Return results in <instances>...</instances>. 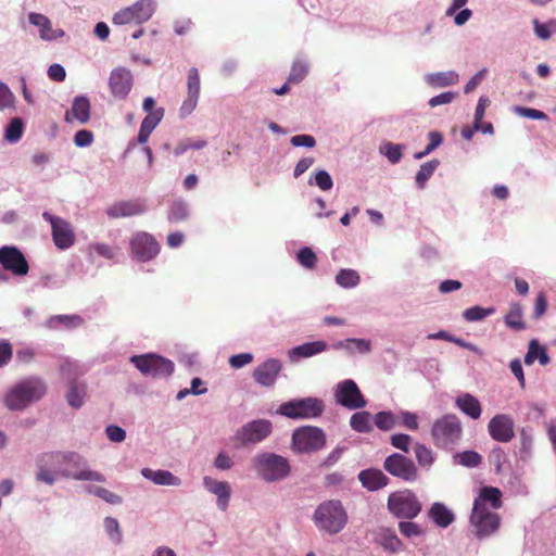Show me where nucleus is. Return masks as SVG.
Wrapping results in <instances>:
<instances>
[{
    "mask_svg": "<svg viewBox=\"0 0 556 556\" xmlns=\"http://www.w3.org/2000/svg\"><path fill=\"white\" fill-rule=\"evenodd\" d=\"M36 466V480L48 485H53L58 476L84 481H105L101 472L83 468L84 458L75 452L42 453L37 456Z\"/></svg>",
    "mask_w": 556,
    "mask_h": 556,
    "instance_id": "nucleus-1",
    "label": "nucleus"
},
{
    "mask_svg": "<svg viewBox=\"0 0 556 556\" xmlns=\"http://www.w3.org/2000/svg\"><path fill=\"white\" fill-rule=\"evenodd\" d=\"M47 388L39 378L30 377L14 384L5 394V406L11 410H21L30 403L40 400Z\"/></svg>",
    "mask_w": 556,
    "mask_h": 556,
    "instance_id": "nucleus-2",
    "label": "nucleus"
},
{
    "mask_svg": "<svg viewBox=\"0 0 556 556\" xmlns=\"http://www.w3.org/2000/svg\"><path fill=\"white\" fill-rule=\"evenodd\" d=\"M313 520L319 530L332 535L344 529L348 513L339 500H328L317 506Z\"/></svg>",
    "mask_w": 556,
    "mask_h": 556,
    "instance_id": "nucleus-3",
    "label": "nucleus"
},
{
    "mask_svg": "<svg viewBox=\"0 0 556 556\" xmlns=\"http://www.w3.org/2000/svg\"><path fill=\"white\" fill-rule=\"evenodd\" d=\"M463 435L460 419L455 414H446L434 420L431 437L435 446L452 448Z\"/></svg>",
    "mask_w": 556,
    "mask_h": 556,
    "instance_id": "nucleus-4",
    "label": "nucleus"
},
{
    "mask_svg": "<svg viewBox=\"0 0 556 556\" xmlns=\"http://www.w3.org/2000/svg\"><path fill=\"white\" fill-rule=\"evenodd\" d=\"M325 412V403L318 397L294 399L279 405L277 414L290 419H315Z\"/></svg>",
    "mask_w": 556,
    "mask_h": 556,
    "instance_id": "nucleus-5",
    "label": "nucleus"
},
{
    "mask_svg": "<svg viewBox=\"0 0 556 556\" xmlns=\"http://www.w3.org/2000/svg\"><path fill=\"white\" fill-rule=\"evenodd\" d=\"M252 465L257 475L267 482L281 480L290 473L287 458L274 453L257 454L252 459Z\"/></svg>",
    "mask_w": 556,
    "mask_h": 556,
    "instance_id": "nucleus-6",
    "label": "nucleus"
},
{
    "mask_svg": "<svg viewBox=\"0 0 556 556\" xmlns=\"http://www.w3.org/2000/svg\"><path fill=\"white\" fill-rule=\"evenodd\" d=\"M388 509L396 518L412 520L419 515L422 505L413 491L405 489L389 495Z\"/></svg>",
    "mask_w": 556,
    "mask_h": 556,
    "instance_id": "nucleus-7",
    "label": "nucleus"
},
{
    "mask_svg": "<svg viewBox=\"0 0 556 556\" xmlns=\"http://www.w3.org/2000/svg\"><path fill=\"white\" fill-rule=\"evenodd\" d=\"M130 363L143 375L152 378H167L175 369L174 363L161 355L149 353L134 355Z\"/></svg>",
    "mask_w": 556,
    "mask_h": 556,
    "instance_id": "nucleus-8",
    "label": "nucleus"
},
{
    "mask_svg": "<svg viewBox=\"0 0 556 556\" xmlns=\"http://www.w3.org/2000/svg\"><path fill=\"white\" fill-rule=\"evenodd\" d=\"M63 377L68 381V390L66 392V401L73 408H79L84 405L87 395V384L77 381V377L84 372L79 366L72 362H66L61 366Z\"/></svg>",
    "mask_w": 556,
    "mask_h": 556,
    "instance_id": "nucleus-9",
    "label": "nucleus"
},
{
    "mask_svg": "<svg viewBox=\"0 0 556 556\" xmlns=\"http://www.w3.org/2000/svg\"><path fill=\"white\" fill-rule=\"evenodd\" d=\"M326 445L325 432L314 426H304L292 434V446L299 453H311L321 450Z\"/></svg>",
    "mask_w": 556,
    "mask_h": 556,
    "instance_id": "nucleus-10",
    "label": "nucleus"
},
{
    "mask_svg": "<svg viewBox=\"0 0 556 556\" xmlns=\"http://www.w3.org/2000/svg\"><path fill=\"white\" fill-rule=\"evenodd\" d=\"M156 3L154 0H138L130 7L116 12L112 18L115 25L142 24L154 14Z\"/></svg>",
    "mask_w": 556,
    "mask_h": 556,
    "instance_id": "nucleus-11",
    "label": "nucleus"
},
{
    "mask_svg": "<svg viewBox=\"0 0 556 556\" xmlns=\"http://www.w3.org/2000/svg\"><path fill=\"white\" fill-rule=\"evenodd\" d=\"M469 520L478 539H484L494 534L501 525L498 514L491 511L489 508L472 507Z\"/></svg>",
    "mask_w": 556,
    "mask_h": 556,
    "instance_id": "nucleus-12",
    "label": "nucleus"
},
{
    "mask_svg": "<svg viewBox=\"0 0 556 556\" xmlns=\"http://www.w3.org/2000/svg\"><path fill=\"white\" fill-rule=\"evenodd\" d=\"M130 254L138 262H149L160 253V244L156 239L146 231L134 233L129 242Z\"/></svg>",
    "mask_w": 556,
    "mask_h": 556,
    "instance_id": "nucleus-13",
    "label": "nucleus"
},
{
    "mask_svg": "<svg viewBox=\"0 0 556 556\" xmlns=\"http://www.w3.org/2000/svg\"><path fill=\"white\" fill-rule=\"evenodd\" d=\"M273 431V425L267 419H256L241 427L236 435L235 441L238 446L255 444L265 440Z\"/></svg>",
    "mask_w": 556,
    "mask_h": 556,
    "instance_id": "nucleus-14",
    "label": "nucleus"
},
{
    "mask_svg": "<svg viewBox=\"0 0 556 556\" xmlns=\"http://www.w3.org/2000/svg\"><path fill=\"white\" fill-rule=\"evenodd\" d=\"M383 468L393 477L407 482H413L418 478V469L415 463L399 453H393L384 459Z\"/></svg>",
    "mask_w": 556,
    "mask_h": 556,
    "instance_id": "nucleus-15",
    "label": "nucleus"
},
{
    "mask_svg": "<svg viewBox=\"0 0 556 556\" xmlns=\"http://www.w3.org/2000/svg\"><path fill=\"white\" fill-rule=\"evenodd\" d=\"M42 217L51 225L54 244L60 250L70 249L75 242V232L71 224L65 219L58 216H53L48 212H43Z\"/></svg>",
    "mask_w": 556,
    "mask_h": 556,
    "instance_id": "nucleus-16",
    "label": "nucleus"
},
{
    "mask_svg": "<svg viewBox=\"0 0 556 556\" xmlns=\"http://www.w3.org/2000/svg\"><path fill=\"white\" fill-rule=\"evenodd\" d=\"M334 395L337 402L349 409H358L366 406V400L359 388L351 379L340 382L337 386Z\"/></svg>",
    "mask_w": 556,
    "mask_h": 556,
    "instance_id": "nucleus-17",
    "label": "nucleus"
},
{
    "mask_svg": "<svg viewBox=\"0 0 556 556\" xmlns=\"http://www.w3.org/2000/svg\"><path fill=\"white\" fill-rule=\"evenodd\" d=\"M0 264L3 269L15 276H26L29 271V265L24 254L13 245L0 248Z\"/></svg>",
    "mask_w": 556,
    "mask_h": 556,
    "instance_id": "nucleus-18",
    "label": "nucleus"
},
{
    "mask_svg": "<svg viewBox=\"0 0 556 556\" xmlns=\"http://www.w3.org/2000/svg\"><path fill=\"white\" fill-rule=\"evenodd\" d=\"M490 437L497 442L507 443L515 437L514 420L509 415H495L488 424Z\"/></svg>",
    "mask_w": 556,
    "mask_h": 556,
    "instance_id": "nucleus-19",
    "label": "nucleus"
},
{
    "mask_svg": "<svg viewBox=\"0 0 556 556\" xmlns=\"http://www.w3.org/2000/svg\"><path fill=\"white\" fill-rule=\"evenodd\" d=\"M109 86L114 97L125 99L132 87V75L125 67H117L111 72Z\"/></svg>",
    "mask_w": 556,
    "mask_h": 556,
    "instance_id": "nucleus-20",
    "label": "nucleus"
},
{
    "mask_svg": "<svg viewBox=\"0 0 556 556\" xmlns=\"http://www.w3.org/2000/svg\"><path fill=\"white\" fill-rule=\"evenodd\" d=\"M187 98L182 102L180 106V115L181 116H188L193 112V110L197 108L199 97H200V75L198 72V68L192 67L188 72V79H187Z\"/></svg>",
    "mask_w": 556,
    "mask_h": 556,
    "instance_id": "nucleus-21",
    "label": "nucleus"
},
{
    "mask_svg": "<svg viewBox=\"0 0 556 556\" xmlns=\"http://www.w3.org/2000/svg\"><path fill=\"white\" fill-rule=\"evenodd\" d=\"M282 364L279 359L269 358L255 367L253 371L254 380L263 387H273L281 371Z\"/></svg>",
    "mask_w": 556,
    "mask_h": 556,
    "instance_id": "nucleus-22",
    "label": "nucleus"
},
{
    "mask_svg": "<svg viewBox=\"0 0 556 556\" xmlns=\"http://www.w3.org/2000/svg\"><path fill=\"white\" fill-rule=\"evenodd\" d=\"M204 488L217 496V506L220 510L225 511L229 505L231 496V488L226 481H218L211 477L203 478Z\"/></svg>",
    "mask_w": 556,
    "mask_h": 556,
    "instance_id": "nucleus-23",
    "label": "nucleus"
},
{
    "mask_svg": "<svg viewBox=\"0 0 556 556\" xmlns=\"http://www.w3.org/2000/svg\"><path fill=\"white\" fill-rule=\"evenodd\" d=\"M146 211V206L138 200L119 201L111 205L106 213L112 218L130 217L140 215Z\"/></svg>",
    "mask_w": 556,
    "mask_h": 556,
    "instance_id": "nucleus-24",
    "label": "nucleus"
},
{
    "mask_svg": "<svg viewBox=\"0 0 556 556\" xmlns=\"http://www.w3.org/2000/svg\"><path fill=\"white\" fill-rule=\"evenodd\" d=\"M90 118V101L85 96L74 98L71 111L65 114V121L71 123L77 121L86 124Z\"/></svg>",
    "mask_w": 556,
    "mask_h": 556,
    "instance_id": "nucleus-25",
    "label": "nucleus"
},
{
    "mask_svg": "<svg viewBox=\"0 0 556 556\" xmlns=\"http://www.w3.org/2000/svg\"><path fill=\"white\" fill-rule=\"evenodd\" d=\"M486 503H490L493 509H498L503 505L502 492L495 486H482L479 495L473 501V506L477 508H489Z\"/></svg>",
    "mask_w": 556,
    "mask_h": 556,
    "instance_id": "nucleus-26",
    "label": "nucleus"
},
{
    "mask_svg": "<svg viewBox=\"0 0 556 556\" xmlns=\"http://www.w3.org/2000/svg\"><path fill=\"white\" fill-rule=\"evenodd\" d=\"M28 20L30 24L39 28L40 37L45 40H54L64 36L62 29H52L50 20L43 14L30 13Z\"/></svg>",
    "mask_w": 556,
    "mask_h": 556,
    "instance_id": "nucleus-27",
    "label": "nucleus"
},
{
    "mask_svg": "<svg viewBox=\"0 0 556 556\" xmlns=\"http://www.w3.org/2000/svg\"><path fill=\"white\" fill-rule=\"evenodd\" d=\"M327 348L328 344L323 340L306 342L290 350L289 357L291 361L312 357L326 351Z\"/></svg>",
    "mask_w": 556,
    "mask_h": 556,
    "instance_id": "nucleus-28",
    "label": "nucleus"
},
{
    "mask_svg": "<svg viewBox=\"0 0 556 556\" xmlns=\"http://www.w3.org/2000/svg\"><path fill=\"white\" fill-rule=\"evenodd\" d=\"M358 479L363 486L369 491L379 490L389 482V478L379 469L362 470L358 475Z\"/></svg>",
    "mask_w": 556,
    "mask_h": 556,
    "instance_id": "nucleus-29",
    "label": "nucleus"
},
{
    "mask_svg": "<svg viewBox=\"0 0 556 556\" xmlns=\"http://www.w3.org/2000/svg\"><path fill=\"white\" fill-rule=\"evenodd\" d=\"M164 116V110L163 109H156L154 112L148 114L143 121L141 122L139 134H138V142L139 143H146L154 130V128L157 126V124L162 121Z\"/></svg>",
    "mask_w": 556,
    "mask_h": 556,
    "instance_id": "nucleus-30",
    "label": "nucleus"
},
{
    "mask_svg": "<svg viewBox=\"0 0 556 556\" xmlns=\"http://www.w3.org/2000/svg\"><path fill=\"white\" fill-rule=\"evenodd\" d=\"M141 475L157 485H180L181 481L168 470L143 468Z\"/></svg>",
    "mask_w": 556,
    "mask_h": 556,
    "instance_id": "nucleus-31",
    "label": "nucleus"
},
{
    "mask_svg": "<svg viewBox=\"0 0 556 556\" xmlns=\"http://www.w3.org/2000/svg\"><path fill=\"white\" fill-rule=\"evenodd\" d=\"M455 404L465 415L472 419H478L481 416L482 408L480 402L469 393L459 395Z\"/></svg>",
    "mask_w": 556,
    "mask_h": 556,
    "instance_id": "nucleus-32",
    "label": "nucleus"
},
{
    "mask_svg": "<svg viewBox=\"0 0 556 556\" xmlns=\"http://www.w3.org/2000/svg\"><path fill=\"white\" fill-rule=\"evenodd\" d=\"M376 542L387 552L389 553H397L402 551L403 543L399 539V536L388 528H382L379 530Z\"/></svg>",
    "mask_w": 556,
    "mask_h": 556,
    "instance_id": "nucleus-33",
    "label": "nucleus"
},
{
    "mask_svg": "<svg viewBox=\"0 0 556 556\" xmlns=\"http://www.w3.org/2000/svg\"><path fill=\"white\" fill-rule=\"evenodd\" d=\"M429 517L441 528L448 527L455 519L452 510L442 503H434L429 509Z\"/></svg>",
    "mask_w": 556,
    "mask_h": 556,
    "instance_id": "nucleus-34",
    "label": "nucleus"
},
{
    "mask_svg": "<svg viewBox=\"0 0 556 556\" xmlns=\"http://www.w3.org/2000/svg\"><path fill=\"white\" fill-rule=\"evenodd\" d=\"M505 325L514 330L526 329V323L523 321V308L519 303H513L509 306L507 314L504 317Z\"/></svg>",
    "mask_w": 556,
    "mask_h": 556,
    "instance_id": "nucleus-35",
    "label": "nucleus"
},
{
    "mask_svg": "<svg viewBox=\"0 0 556 556\" xmlns=\"http://www.w3.org/2000/svg\"><path fill=\"white\" fill-rule=\"evenodd\" d=\"M539 361L541 365H547L549 363V357L546 353L544 346H542L538 340L533 339L530 341L528 346V352L525 356V363L527 365H532L535 361Z\"/></svg>",
    "mask_w": 556,
    "mask_h": 556,
    "instance_id": "nucleus-36",
    "label": "nucleus"
},
{
    "mask_svg": "<svg viewBox=\"0 0 556 556\" xmlns=\"http://www.w3.org/2000/svg\"><path fill=\"white\" fill-rule=\"evenodd\" d=\"M374 417L366 410L357 412L350 418L351 428L359 433H368L372 430Z\"/></svg>",
    "mask_w": 556,
    "mask_h": 556,
    "instance_id": "nucleus-37",
    "label": "nucleus"
},
{
    "mask_svg": "<svg viewBox=\"0 0 556 556\" xmlns=\"http://www.w3.org/2000/svg\"><path fill=\"white\" fill-rule=\"evenodd\" d=\"M359 282L361 276L355 269L343 268L336 275V283L345 289L355 288Z\"/></svg>",
    "mask_w": 556,
    "mask_h": 556,
    "instance_id": "nucleus-38",
    "label": "nucleus"
},
{
    "mask_svg": "<svg viewBox=\"0 0 556 556\" xmlns=\"http://www.w3.org/2000/svg\"><path fill=\"white\" fill-rule=\"evenodd\" d=\"M454 462L467 468H475L482 463V456L478 452L469 450L455 454Z\"/></svg>",
    "mask_w": 556,
    "mask_h": 556,
    "instance_id": "nucleus-39",
    "label": "nucleus"
},
{
    "mask_svg": "<svg viewBox=\"0 0 556 556\" xmlns=\"http://www.w3.org/2000/svg\"><path fill=\"white\" fill-rule=\"evenodd\" d=\"M428 81L433 86L446 87L456 84L458 75L453 71L434 73L428 77Z\"/></svg>",
    "mask_w": 556,
    "mask_h": 556,
    "instance_id": "nucleus-40",
    "label": "nucleus"
},
{
    "mask_svg": "<svg viewBox=\"0 0 556 556\" xmlns=\"http://www.w3.org/2000/svg\"><path fill=\"white\" fill-rule=\"evenodd\" d=\"M439 164L440 162L438 160H431L429 162L424 163L420 166L416 175V182L420 189H422L426 186V182L433 175Z\"/></svg>",
    "mask_w": 556,
    "mask_h": 556,
    "instance_id": "nucleus-41",
    "label": "nucleus"
},
{
    "mask_svg": "<svg viewBox=\"0 0 556 556\" xmlns=\"http://www.w3.org/2000/svg\"><path fill=\"white\" fill-rule=\"evenodd\" d=\"M87 492L100 497L101 500L112 505H119L123 502L122 496L102 486H88Z\"/></svg>",
    "mask_w": 556,
    "mask_h": 556,
    "instance_id": "nucleus-42",
    "label": "nucleus"
},
{
    "mask_svg": "<svg viewBox=\"0 0 556 556\" xmlns=\"http://www.w3.org/2000/svg\"><path fill=\"white\" fill-rule=\"evenodd\" d=\"M308 66L302 60H296L293 62L290 74L288 76V83L293 85L300 84L307 75Z\"/></svg>",
    "mask_w": 556,
    "mask_h": 556,
    "instance_id": "nucleus-43",
    "label": "nucleus"
},
{
    "mask_svg": "<svg viewBox=\"0 0 556 556\" xmlns=\"http://www.w3.org/2000/svg\"><path fill=\"white\" fill-rule=\"evenodd\" d=\"M494 313H495V308L494 307L484 308V307H481V306H472V307H469V308L464 311L463 317L467 321L472 323V321L482 320L485 317H488V316H490V315H492Z\"/></svg>",
    "mask_w": 556,
    "mask_h": 556,
    "instance_id": "nucleus-44",
    "label": "nucleus"
},
{
    "mask_svg": "<svg viewBox=\"0 0 556 556\" xmlns=\"http://www.w3.org/2000/svg\"><path fill=\"white\" fill-rule=\"evenodd\" d=\"M414 453H415V456H416V459H417L419 466H421V467L428 468L434 462L432 451L424 444L416 443L414 446Z\"/></svg>",
    "mask_w": 556,
    "mask_h": 556,
    "instance_id": "nucleus-45",
    "label": "nucleus"
},
{
    "mask_svg": "<svg viewBox=\"0 0 556 556\" xmlns=\"http://www.w3.org/2000/svg\"><path fill=\"white\" fill-rule=\"evenodd\" d=\"M374 424L378 429L388 431L395 427L396 417L391 412H379L374 416Z\"/></svg>",
    "mask_w": 556,
    "mask_h": 556,
    "instance_id": "nucleus-46",
    "label": "nucleus"
},
{
    "mask_svg": "<svg viewBox=\"0 0 556 556\" xmlns=\"http://www.w3.org/2000/svg\"><path fill=\"white\" fill-rule=\"evenodd\" d=\"M23 135V122L21 118H13L5 129V139L10 142H16Z\"/></svg>",
    "mask_w": 556,
    "mask_h": 556,
    "instance_id": "nucleus-47",
    "label": "nucleus"
},
{
    "mask_svg": "<svg viewBox=\"0 0 556 556\" xmlns=\"http://www.w3.org/2000/svg\"><path fill=\"white\" fill-rule=\"evenodd\" d=\"M298 262L307 269H313L317 263V256L311 248H302L296 254Z\"/></svg>",
    "mask_w": 556,
    "mask_h": 556,
    "instance_id": "nucleus-48",
    "label": "nucleus"
},
{
    "mask_svg": "<svg viewBox=\"0 0 556 556\" xmlns=\"http://www.w3.org/2000/svg\"><path fill=\"white\" fill-rule=\"evenodd\" d=\"M399 530L401 534H403L406 538L421 536L425 534L424 528L420 525L413 521H400Z\"/></svg>",
    "mask_w": 556,
    "mask_h": 556,
    "instance_id": "nucleus-49",
    "label": "nucleus"
},
{
    "mask_svg": "<svg viewBox=\"0 0 556 556\" xmlns=\"http://www.w3.org/2000/svg\"><path fill=\"white\" fill-rule=\"evenodd\" d=\"M104 528L112 541H114L115 543L122 542V532L119 529V523L115 518L106 517L104 519Z\"/></svg>",
    "mask_w": 556,
    "mask_h": 556,
    "instance_id": "nucleus-50",
    "label": "nucleus"
},
{
    "mask_svg": "<svg viewBox=\"0 0 556 556\" xmlns=\"http://www.w3.org/2000/svg\"><path fill=\"white\" fill-rule=\"evenodd\" d=\"M188 216V207L182 202H176L172 205L168 212V219L173 223H178L186 219Z\"/></svg>",
    "mask_w": 556,
    "mask_h": 556,
    "instance_id": "nucleus-51",
    "label": "nucleus"
},
{
    "mask_svg": "<svg viewBox=\"0 0 556 556\" xmlns=\"http://www.w3.org/2000/svg\"><path fill=\"white\" fill-rule=\"evenodd\" d=\"M513 111L517 115H519L521 117H526V118L538 119V121L547 118V115L544 112L536 110V109H532V108L517 105V106H514Z\"/></svg>",
    "mask_w": 556,
    "mask_h": 556,
    "instance_id": "nucleus-52",
    "label": "nucleus"
},
{
    "mask_svg": "<svg viewBox=\"0 0 556 556\" xmlns=\"http://www.w3.org/2000/svg\"><path fill=\"white\" fill-rule=\"evenodd\" d=\"M315 184L323 191H328L333 187V181L328 172L320 169L315 174Z\"/></svg>",
    "mask_w": 556,
    "mask_h": 556,
    "instance_id": "nucleus-53",
    "label": "nucleus"
},
{
    "mask_svg": "<svg viewBox=\"0 0 556 556\" xmlns=\"http://www.w3.org/2000/svg\"><path fill=\"white\" fill-rule=\"evenodd\" d=\"M412 441L410 435L404 433L393 434L390 439L392 446L407 453L409 443Z\"/></svg>",
    "mask_w": 556,
    "mask_h": 556,
    "instance_id": "nucleus-54",
    "label": "nucleus"
},
{
    "mask_svg": "<svg viewBox=\"0 0 556 556\" xmlns=\"http://www.w3.org/2000/svg\"><path fill=\"white\" fill-rule=\"evenodd\" d=\"M547 309V299L544 292H540L534 302L533 318H541Z\"/></svg>",
    "mask_w": 556,
    "mask_h": 556,
    "instance_id": "nucleus-55",
    "label": "nucleus"
},
{
    "mask_svg": "<svg viewBox=\"0 0 556 556\" xmlns=\"http://www.w3.org/2000/svg\"><path fill=\"white\" fill-rule=\"evenodd\" d=\"M384 154L392 164L397 163L402 157L401 146L392 142L386 143Z\"/></svg>",
    "mask_w": 556,
    "mask_h": 556,
    "instance_id": "nucleus-56",
    "label": "nucleus"
},
{
    "mask_svg": "<svg viewBox=\"0 0 556 556\" xmlns=\"http://www.w3.org/2000/svg\"><path fill=\"white\" fill-rule=\"evenodd\" d=\"M253 361V355L251 353H240L232 355L229 358V364L232 368H241Z\"/></svg>",
    "mask_w": 556,
    "mask_h": 556,
    "instance_id": "nucleus-57",
    "label": "nucleus"
},
{
    "mask_svg": "<svg viewBox=\"0 0 556 556\" xmlns=\"http://www.w3.org/2000/svg\"><path fill=\"white\" fill-rule=\"evenodd\" d=\"M93 135L91 131L81 129L78 130L74 136V143L77 147H88L92 143Z\"/></svg>",
    "mask_w": 556,
    "mask_h": 556,
    "instance_id": "nucleus-58",
    "label": "nucleus"
},
{
    "mask_svg": "<svg viewBox=\"0 0 556 556\" xmlns=\"http://www.w3.org/2000/svg\"><path fill=\"white\" fill-rule=\"evenodd\" d=\"M290 142L294 147H307L314 148L316 144V140L311 135H296L291 137Z\"/></svg>",
    "mask_w": 556,
    "mask_h": 556,
    "instance_id": "nucleus-59",
    "label": "nucleus"
},
{
    "mask_svg": "<svg viewBox=\"0 0 556 556\" xmlns=\"http://www.w3.org/2000/svg\"><path fill=\"white\" fill-rule=\"evenodd\" d=\"M89 251L94 252L99 256L105 257L108 260H111L114 256L113 249L105 243H93L89 247Z\"/></svg>",
    "mask_w": 556,
    "mask_h": 556,
    "instance_id": "nucleus-60",
    "label": "nucleus"
},
{
    "mask_svg": "<svg viewBox=\"0 0 556 556\" xmlns=\"http://www.w3.org/2000/svg\"><path fill=\"white\" fill-rule=\"evenodd\" d=\"M455 93L452 91L442 92L435 97H432L428 104L431 108H435L438 105L451 103L455 99Z\"/></svg>",
    "mask_w": 556,
    "mask_h": 556,
    "instance_id": "nucleus-61",
    "label": "nucleus"
},
{
    "mask_svg": "<svg viewBox=\"0 0 556 556\" xmlns=\"http://www.w3.org/2000/svg\"><path fill=\"white\" fill-rule=\"evenodd\" d=\"M105 433L112 442H123L126 438L125 430L115 425L108 426Z\"/></svg>",
    "mask_w": 556,
    "mask_h": 556,
    "instance_id": "nucleus-62",
    "label": "nucleus"
},
{
    "mask_svg": "<svg viewBox=\"0 0 556 556\" xmlns=\"http://www.w3.org/2000/svg\"><path fill=\"white\" fill-rule=\"evenodd\" d=\"M400 418L402 425L408 430H417L418 429V420L417 415L410 412H401Z\"/></svg>",
    "mask_w": 556,
    "mask_h": 556,
    "instance_id": "nucleus-63",
    "label": "nucleus"
},
{
    "mask_svg": "<svg viewBox=\"0 0 556 556\" xmlns=\"http://www.w3.org/2000/svg\"><path fill=\"white\" fill-rule=\"evenodd\" d=\"M12 345L5 340H0V367L7 365L12 358Z\"/></svg>",
    "mask_w": 556,
    "mask_h": 556,
    "instance_id": "nucleus-64",
    "label": "nucleus"
}]
</instances>
